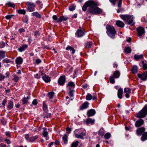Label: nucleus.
<instances>
[{
    "label": "nucleus",
    "instance_id": "6",
    "mask_svg": "<svg viewBox=\"0 0 147 147\" xmlns=\"http://www.w3.org/2000/svg\"><path fill=\"white\" fill-rule=\"evenodd\" d=\"M65 81V76L63 75L61 76L59 78L58 83L60 85H63Z\"/></svg>",
    "mask_w": 147,
    "mask_h": 147
},
{
    "label": "nucleus",
    "instance_id": "38",
    "mask_svg": "<svg viewBox=\"0 0 147 147\" xmlns=\"http://www.w3.org/2000/svg\"><path fill=\"white\" fill-rule=\"evenodd\" d=\"M138 78H140L142 80H145L146 79V78L144 77L143 75H142L140 74H138Z\"/></svg>",
    "mask_w": 147,
    "mask_h": 147
},
{
    "label": "nucleus",
    "instance_id": "7",
    "mask_svg": "<svg viewBox=\"0 0 147 147\" xmlns=\"http://www.w3.org/2000/svg\"><path fill=\"white\" fill-rule=\"evenodd\" d=\"M145 33L144 28L140 26L138 28V36H140L144 34Z\"/></svg>",
    "mask_w": 147,
    "mask_h": 147
},
{
    "label": "nucleus",
    "instance_id": "49",
    "mask_svg": "<svg viewBox=\"0 0 147 147\" xmlns=\"http://www.w3.org/2000/svg\"><path fill=\"white\" fill-rule=\"evenodd\" d=\"M5 44L4 42H1L0 43V47L3 48L4 47Z\"/></svg>",
    "mask_w": 147,
    "mask_h": 147
},
{
    "label": "nucleus",
    "instance_id": "2",
    "mask_svg": "<svg viewBox=\"0 0 147 147\" xmlns=\"http://www.w3.org/2000/svg\"><path fill=\"white\" fill-rule=\"evenodd\" d=\"M107 34L111 38H114L116 31L114 27L107 25L106 26Z\"/></svg>",
    "mask_w": 147,
    "mask_h": 147
},
{
    "label": "nucleus",
    "instance_id": "20",
    "mask_svg": "<svg viewBox=\"0 0 147 147\" xmlns=\"http://www.w3.org/2000/svg\"><path fill=\"white\" fill-rule=\"evenodd\" d=\"M124 51L126 53H130L131 52V48L129 47H125Z\"/></svg>",
    "mask_w": 147,
    "mask_h": 147
},
{
    "label": "nucleus",
    "instance_id": "29",
    "mask_svg": "<svg viewBox=\"0 0 147 147\" xmlns=\"http://www.w3.org/2000/svg\"><path fill=\"white\" fill-rule=\"evenodd\" d=\"M43 107L44 111L47 113L48 111V109L47 106L46 104H45V102H43Z\"/></svg>",
    "mask_w": 147,
    "mask_h": 147
},
{
    "label": "nucleus",
    "instance_id": "1",
    "mask_svg": "<svg viewBox=\"0 0 147 147\" xmlns=\"http://www.w3.org/2000/svg\"><path fill=\"white\" fill-rule=\"evenodd\" d=\"M97 4L93 1H89L86 2L82 7L84 11L86 10L88 7H89L88 11L93 14H99L102 13V10L97 7Z\"/></svg>",
    "mask_w": 147,
    "mask_h": 147
},
{
    "label": "nucleus",
    "instance_id": "36",
    "mask_svg": "<svg viewBox=\"0 0 147 147\" xmlns=\"http://www.w3.org/2000/svg\"><path fill=\"white\" fill-rule=\"evenodd\" d=\"M79 142L76 141V142H73L71 145V147H77L78 145Z\"/></svg>",
    "mask_w": 147,
    "mask_h": 147
},
{
    "label": "nucleus",
    "instance_id": "47",
    "mask_svg": "<svg viewBox=\"0 0 147 147\" xmlns=\"http://www.w3.org/2000/svg\"><path fill=\"white\" fill-rule=\"evenodd\" d=\"M68 86H72L74 87L75 86V85L73 82H69L68 84Z\"/></svg>",
    "mask_w": 147,
    "mask_h": 147
},
{
    "label": "nucleus",
    "instance_id": "8",
    "mask_svg": "<svg viewBox=\"0 0 147 147\" xmlns=\"http://www.w3.org/2000/svg\"><path fill=\"white\" fill-rule=\"evenodd\" d=\"M96 113V111L94 109H91L88 110L87 113V116L90 117L94 115Z\"/></svg>",
    "mask_w": 147,
    "mask_h": 147
},
{
    "label": "nucleus",
    "instance_id": "3",
    "mask_svg": "<svg viewBox=\"0 0 147 147\" xmlns=\"http://www.w3.org/2000/svg\"><path fill=\"white\" fill-rule=\"evenodd\" d=\"M120 17L123 20L127 22L128 24H131L133 25L134 24L133 22V18L131 16H129L128 15H121L120 16Z\"/></svg>",
    "mask_w": 147,
    "mask_h": 147
},
{
    "label": "nucleus",
    "instance_id": "48",
    "mask_svg": "<svg viewBox=\"0 0 147 147\" xmlns=\"http://www.w3.org/2000/svg\"><path fill=\"white\" fill-rule=\"evenodd\" d=\"M122 0H119L118 3V7L120 8L121 7V3H122Z\"/></svg>",
    "mask_w": 147,
    "mask_h": 147
},
{
    "label": "nucleus",
    "instance_id": "42",
    "mask_svg": "<svg viewBox=\"0 0 147 147\" xmlns=\"http://www.w3.org/2000/svg\"><path fill=\"white\" fill-rule=\"evenodd\" d=\"M14 15H7L5 16V18L6 19L9 20L12 18L13 17H14Z\"/></svg>",
    "mask_w": 147,
    "mask_h": 147
},
{
    "label": "nucleus",
    "instance_id": "11",
    "mask_svg": "<svg viewBox=\"0 0 147 147\" xmlns=\"http://www.w3.org/2000/svg\"><path fill=\"white\" fill-rule=\"evenodd\" d=\"M68 19V18L63 16H61L58 18L57 22L59 23L62 22L63 21H66Z\"/></svg>",
    "mask_w": 147,
    "mask_h": 147
},
{
    "label": "nucleus",
    "instance_id": "63",
    "mask_svg": "<svg viewBox=\"0 0 147 147\" xmlns=\"http://www.w3.org/2000/svg\"><path fill=\"white\" fill-rule=\"evenodd\" d=\"M3 63L6 62L7 63H8L9 62V60L8 59H4L3 60Z\"/></svg>",
    "mask_w": 147,
    "mask_h": 147
},
{
    "label": "nucleus",
    "instance_id": "14",
    "mask_svg": "<svg viewBox=\"0 0 147 147\" xmlns=\"http://www.w3.org/2000/svg\"><path fill=\"white\" fill-rule=\"evenodd\" d=\"M86 135V134L84 132H82L80 134H75V136L76 137L83 139V137L84 136H85Z\"/></svg>",
    "mask_w": 147,
    "mask_h": 147
},
{
    "label": "nucleus",
    "instance_id": "15",
    "mask_svg": "<svg viewBox=\"0 0 147 147\" xmlns=\"http://www.w3.org/2000/svg\"><path fill=\"white\" fill-rule=\"evenodd\" d=\"M147 139V132H144L142 134L141 140L142 141H144Z\"/></svg>",
    "mask_w": 147,
    "mask_h": 147
},
{
    "label": "nucleus",
    "instance_id": "10",
    "mask_svg": "<svg viewBox=\"0 0 147 147\" xmlns=\"http://www.w3.org/2000/svg\"><path fill=\"white\" fill-rule=\"evenodd\" d=\"M42 78L46 82H48L51 81L50 77L46 74H45L44 76H43Z\"/></svg>",
    "mask_w": 147,
    "mask_h": 147
},
{
    "label": "nucleus",
    "instance_id": "45",
    "mask_svg": "<svg viewBox=\"0 0 147 147\" xmlns=\"http://www.w3.org/2000/svg\"><path fill=\"white\" fill-rule=\"evenodd\" d=\"M69 9L70 11H72L75 9V7L74 5H73L69 7Z\"/></svg>",
    "mask_w": 147,
    "mask_h": 147
},
{
    "label": "nucleus",
    "instance_id": "32",
    "mask_svg": "<svg viewBox=\"0 0 147 147\" xmlns=\"http://www.w3.org/2000/svg\"><path fill=\"white\" fill-rule=\"evenodd\" d=\"M18 13H19L24 15L26 13L25 10L24 9H19L17 10Z\"/></svg>",
    "mask_w": 147,
    "mask_h": 147
},
{
    "label": "nucleus",
    "instance_id": "33",
    "mask_svg": "<svg viewBox=\"0 0 147 147\" xmlns=\"http://www.w3.org/2000/svg\"><path fill=\"white\" fill-rule=\"evenodd\" d=\"M115 78L113 76H111L110 77L109 80L110 82L112 84H114L115 82L114 79Z\"/></svg>",
    "mask_w": 147,
    "mask_h": 147
},
{
    "label": "nucleus",
    "instance_id": "21",
    "mask_svg": "<svg viewBox=\"0 0 147 147\" xmlns=\"http://www.w3.org/2000/svg\"><path fill=\"white\" fill-rule=\"evenodd\" d=\"M32 15L33 16H35L36 18H41V16L37 12H34L32 13Z\"/></svg>",
    "mask_w": 147,
    "mask_h": 147
},
{
    "label": "nucleus",
    "instance_id": "61",
    "mask_svg": "<svg viewBox=\"0 0 147 147\" xmlns=\"http://www.w3.org/2000/svg\"><path fill=\"white\" fill-rule=\"evenodd\" d=\"M7 102V100L6 99H5L3 101L2 104L3 106H4L5 103Z\"/></svg>",
    "mask_w": 147,
    "mask_h": 147
},
{
    "label": "nucleus",
    "instance_id": "23",
    "mask_svg": "<svg viewBox=\"0 0 147 147\" xmlns=\"http://www.w3.org/2000/svg\"><path fill=\"white\" fill-rule=\"evenodd\" d=\"M138 71L137 67L136 65H134L132 69V73L135 74Z\"/></svg>",
    "mask_w": 147,
    "mask_h": 147
},
{
    "label": "nucleus",
    "instance_id": "64",
    "mask_svg": "<svg viewBox=\"0 0 147 147\" xmlns=\"http://www.w3.org/2000/svg\"><path fill=\"white\" fill-rule=\"evenodd\" d=\"M34 35L36 36H39L40 35V34L38 32L36 31L34 33Z\"/></svg>",
    "mask_w": 147,
    "mask_h": 147
},
{
    "label": "nucleus",
    "instance_id": "58",
    "mask_svg": "<svg viewBox=\"0 0 147 147\" xmlns=\"http://www.w3.org/2000/svg\"><path fill=\"white\" fill-rule=\"evenodd\" d=\"M32 104L34 105H36L37 104V102L36 99H34L32 101Z\"/></svg>",
    "mask_w": 147,
    "mask_h": 147
},
{
    "label": "nucleus",
    "instance_id": "13",
    "mask_svg": "<svg viewBox=\"0 0 147 147\" xmlns=\"http://www.w3.org/2000/svg\"><path fill=\"white\" fill-rule=\"evenodd\" d=\"M23 61L21 57L17 58L16 60V63L18 64H20L22 63Z\"/></svg>",
    "mask_w": 147,
    "mask_h": 147
},
{
    "label": "nucleus",
    "instance_id": "44",
    "mask_svg": "<svg viewBox=\"0 0 147 147\" xmlns=\"http://www.w3.org/2000/svg\"><path fill=\"white\" fill-rule=\"evenodd\" d=\"M5 76L0 73V81H3Z\"/></svg>",
    "mask_w": 147,
    "mask_h": 147
},
{
    "label": "nucleus",
    "instance_id": "26",
    "mask_svg": "<svg viewBox=\"0 0 147 147\" xmlns=\"http://www.w3.org/2000/svg\"><path fill=\"white\" fill-rule=\"evenodd\" d=\"M94 122V120H92L90 118H88L86 119V123L87 125L89 124L90 123H93Z\"/></svg>",
    "mask_w": 147,
    "mask_h": 147
},
{
    "label": "nucleus",
    "instance_id": "4",
    "mask_svg": "<svg viewBox=\"0 0 147 147\" xmlns=\"http://www.w3.org/2000/svg\"><path fill=\"white\" fill-rule=\"evenodd\" d=\"M147 114V105H146L138 113V118H141L145 117Z\"/></svg>",
    "mask_w": 147,
    "mask_h": 147
},
{
    "label": "nucleus",
    "instance_id": "50",
    "mask_svg": "<svg viewBox=\"0 0 147 147\" xmlns=\"http://www.w3.org/2000/svg\"><path fill=\"white\" fill-rule=\"evenodd\" d=\"M22 101L23 102V104L27 103L28 102V100L26 99V98H24L22 100Z\"/></svg>",
    "mask_w": 147,
    "mask_h": 147
},
{
    "label": "nucleus",
    "instance_id": "62",
    "mask_svg": "<svg viewBox=\"0 0 147 147\" xmlns=\"http://www.w3.org/2000/svg\"><path fill=\"white\" fill-rule=\"evenodd\" d=\"M28 21V19L26 18H25L23 20V22L24 23H27Z\"/></svg>",
    "mask_w": 147,
    "mask_h": 147
},
{
    "label": "nucleus",
    "instance_id": "57",
    "mask_svg": "<svg viewBox=\"0 0 147 147\" xmlns=\"http://www.w3.org/2000/svg\"><path fill=\"white\" fill-rule=\"evenodd\" d=\"M36 62L37 64H38L41 62V61L39 59H37L36 60Z\"/></svg>",
    "mask_w": 147,
    "mask_h": 147
},
{
    "label": "nucleus",
    "instance_id": "51",
    "mask_svg": "<svg viewBox=\"0 0 147 147\" xmlns=\"http://www.w3.org/2000/svg\"><path fill=\"white\" fill-rule=\"evenodd\" d=\"M71 130V128H69V127H67L66 128V131H67V133L69 134L70 133V131Z\"/></svg>",
    "mask_w": 147,
    "mask_h": 147
},
{
    "label": "nucleus",
    "instance_id": "37",
    "mask_svg": "<svg viewBox=\"0 0 147 147\" xmlns=\"http://www.w3.org/2000/svg\"><path fill=\"white\" fill-rule=\"evenodd\" d=\"M5 51H0V57L1 59L5 57Z\"/></svg>",
    "mask_w": 147,
    "mask_h": 147
},
{
    "label": "nucleus",
    "instance_id": "22",
    "mask_svg": "<svg viewBox=\"0 0 147 147\" xmlns=\"http://www.w3.org/2000/svg\"><path fill=\"white\" fill-rule=\"evenodd\" d=\"M27 45H24L22 46V47H20L18 49L19 51L20 52H22L27 47Z\"/></svg>",
    "mask_w": 147,
    "mask_h": 147
},
{
    "label": "nucleus",
    "instance_id": "27",
    "mask_svg": "<svg viewBox=\"0 0 147 147\" xmlns=\"http://www.w3.org/2000/svg\"><path fill=\"white\" fill-rule=\"evenodd\" d=\"M70 49V50L71 51L72 53L73 54H74L75 53V51L74 48L71 46H68L66 48V50H68Z\"/></svg>",
    "mask_w": 147,
    "mask_h": 147
},
{
    "label": "nucleus",
    "instance_id": "53",
    "mask_svg": "<svg viewBox=\"0 0 147 147\" xmlns=\"http://www.w3.org/2000/svg\"><path fill=\"white\" fill-rule=\"evenodd\" d=\"M74 92V90H71L69 92V95L71 96H73L74 95L73 92Z\"/></svg>",
    "mask_w": 147,
    "mask_h": 147
},
{
    "label": "nucleus",
    "instance_id": "30",
    "mask_svg": "<svg viewBox=\"0 0 147 147\" xmlns=\"http://www.w3.org/2000/svg\"><path fill=\"white\" fill-rule=\"evenodd\" d=\"M13 102L12 101H9V102L8 104V106H7V107L10 109L13 107Z\"/></svg>",
    "mask_w": 147,
    "mask_h": 147
},
{
    "label": "nucleus",
    "instance_id": "35",
    "mask_svg": "<svg viewBox=\"0 0 147 147\" xmlns=\"http://www.w3.org/2000/svg\"><path fill=\"white\" fill-rule=\"evenodd\" d=\"M92 45V43L90 42H87L86 44V48H90Z\"/></svg>",
    "mask_w": 147,
    "mask_h": 147
},
{
    "label": "nucleus",
    "instance_id": "56",
    "mask_svg": "<svg viewBox=\"0 0 147 147\" xmlns=\"http://www.w3.org/2000/svg\"><path fill=\"white\" fill-rule=\"evenodd\" d=\"M51 116V114L50 113H47V115L45 116L44 117V118L46 117L47 118H49Z\"/></svg>",
    "mask_w": 147,
    "mask_h": 147
},
{
    "label": "nucleus",
    "instance_id": "31",
    "mask_svg": "<svg viewBox=\"0 0 147 147\" xmlns=\"http://www.w3.org/2000/svg\"><path fill=\"white\" fill-rule=\"evenodd\" d=\"M144 123V121L142 119L138 120V127L142 125Z\"/></svg>",
    "mask_w": 147,
    "mask_h": 147
},
{
    "label": "nucleus",
    "instance_id": "18",
    "mask_svg": "<svg viewBox=\"0 0 147 147\" xmlns=\"http://www.w3.org/2000/svg\"><path fill=\"white\" fill-rule=\"evenodd\" d=\"M145 130V128L144 127L138 128V135H141Z\"/></svg>",
    "mask_w": 147,
    "mask_h": 147
},
{
    "label": "nucleus",
    "instance_id": "41",
    "mask_svg": "<svg viewBox=\"0 0 147 147\" xmlns=\"http://www.w3.org/2000/svg\"><path fill=\"white\" fill-rule=\"evenodd\" d=\"M124 91L125 93H130L131 90L128 88H125L124 89Z\"/></svg>",
    "mask_w": 147,
    "mask_h": 147
},
{
    "label": "nucleus",
    "instance_id": "55",
    "mask_svg": "<svg viewBox=\"0 0 147 147\" xmlns=\"http://www.w3.org/2000/svg\"><path fill=\"white\" fill-rule=\"evenodd\" d=\"M53 18L54 20H56V22H57V21L58 20V18H57V17L56 16L54 15L53 17Z\"/></svg>",
    "mask_w": 147,
    "mask_h": 147
},
{
    "label": "nucleus",
    "instance_id": "39",
    "mask_svg": "<svg viewBox=\"0 0 147 147\" xmlns=\"http://www.w3.org/2000/svg\"><path fill=\"white\" fill-rule=\"evenodd\" d=\"M19 78L16 75H14V78L13 79V80L15 82H17L19 80Z\"/></svg>",
    "mask_w": 147,
    "mask_h": 147
},
{
    "label": "nucleus",
    "instance_id": "25",
    "mask_svg": "<svg viewBox=\"0 0 147 147\" xmlns=\"http://www.w3.org/2000/svg\"><path fill=\"white\" fill-rule=\"evenodd\" d=\"M54 94L55 93L53 91L50 92L48 93L47 95L49 97L50 99H52L53 98V96Z\"/></svg>",
    "mask_w": 147,
    "mask_h": 147
},
{
    "label": "nucleus",
    "instance_id": "24",
    "mask_svg": "<svg viewBox=\"0 0 147 147\" xmlns=\"http://www.w3.org/2000/svg\"><path fill=\"white\" fill-rule=\"evenodd\" d=\"M68 136L66 134H65L63 137V140L65 144H66L67 142Z\"/></svg>",
    "mask_w": 147,
    "mask_h": 147
},
{
    "label": "nucleus",
    "instance_id": "40",
    "mask_svg": "<svg viewBox=\"0 0 147 147\" xmlns=\"http://www.w3.org/2000/svg\"><path fill=\"white\" fill-rule=\"evenodd\" d=\"M111 136V134L109 133H107L104 136L105 138L108 139Z\"/></svg>",
    "mask_w": 147,
    "mask_h": 147
},
{
    "label": "nucleus",
    "instance_id": "19",
    "mask_svg": "<svg viewBox=\"0 0 147 147\" xmlns=\"http://www.w3.org/2000/svg\"><path fill=\"white\" fill-rule=\"evenodd\" d=\"M88 104L89 103L88 102H84L81 107V109L82 110L85 108H87L88 107Z\"/></svg>",
    "mask_w": 147,
    "mask_h": 147
},
{
    "label": "nucleus",
    "instance_id": "28",
    "mask_svg": "<svg viewBox=\"0 0 147 147\" xmlns=\"http://www.w3.org/2000/svg\"><path fill=\"white\" fill-rule=\"evenodd\" d=\"M98 135L102 136L104 134V133L103 132V128L100 129L98 132Z\"/></svg>",
    "mask_w": 147,
    "mask_h": 147
},
{
    "label": "nucleus",
    "instance_id": "34",
    "mask_svg": "<svg viewBox=\"0 0 147 147\" xmlns=\"http://www.w3.org/2000/svg\"><path fill=\"white\" fill-rule=\"evenodd\" d=\"M92 98V95L90 94H88L86 96V99L87 100H90Z\"/></svg>",
    "mask_w": 147,
    "mask_h": 147
},
{
    "label": "nucleus",
    "instance_id": "52",
    "mask_svg": "<svg viewBox=\"0 0 147 147\" xmlns=\"http://www.w3.org/2000/svg\"><path fill=\"white\" fill-rule=\"evenodd\" d=\"M48 133L46 131H43L42 133L44 137H46L48 135Z\"/></svg>",
    "mask_w": 147,
    "mask_h": 147
},
{
    "label": "nucleus",
    "instance_id": "46",
    "mask_svg": "<svg viewBox=\"0 0 147 147\" xmlns=\"http://www.w3.org/2000/svg\"><path fill=\"white\" fill-rule=\"evenodd\" d=\"M38 137L37 136H35L34 137L30 138V140H29V141H34Z\"/></svg>",
    "mask_w": 147,
    "mask_h": 147
},
{
    "label": "nucleus",
    "instance_id": "43",
    "mask_svg": "<svg viewBox=\"0 0 147 147\" xmlns=\"http://www.w3.org/2000/svg\"><path fill=\"white\" fill-rule=\"evenodd\" d=\"M7 4L9 6L12 7L13 8H14L15 7V5L13 3H12L10 2H8Z\"/></svg>",
    "mask_w": 147,
    "mask_h": 147
},
{
    "label": "nucleus",
    "instance_id": "9",
    "mask_svg": "<svg viewBox=\"0 0 147 147\" xmlns=\"http://www.w3.org/2000/svg\"><path fill=\"white\" fill-rule=\"evenodd\" d=\"M84 34V32L81 30L78 29L76 33V35L78 37L83 36Z\"/></svg>",
    "mask_w": 147,
    "mask_h": 147
},
{
    "label": "nucleus",
    "instance_id": "5",
    "mask_svg": "<svg viewBox=\"0 0 147 147\" xmlns=\"http://www.w3.org/2000/svg\"><path fill=\"white\" fill-rule=\"evenodd\" d=\"M26 4L28 6L27 8L28 10L30 12L33 11L34 8L35 6V4L30 2H28Z\"/></svg>",
    "mask_w": 147,
    "mask_h": 147
},
{
    "label": "nucleus",
    "instance_id": "16",
    "mask_svg": "<svg viewBox=\"0 0 147 147\" xmlns=\"http://www.w3.org/2000/svg\"><path fill=\"white\" fill-rule=\"evenodd\" d=\"M123 94V90L121 88H119L118 92V96L119 98H122V96Z\"/></svg>",
    "mask_w": 147,
    "mask_h": 147
},
{
    "label": "nucleus",
    "instance_id": "17",
    "mask_svg": "<svg viewBox=\"0 0 147 147\" xmlns=\"http://www.w3.org/2000/svg\"><path fill=\"white\" fill-rule=\"evenodd\" d=\"M120 73L118 71H115L113 74V76L115 78H118L120 76Z\"/></svg>",
    "mask_w": 147,
    "mask_h": 147
},
{
    "label": "nucleus",
    "instance_id": "54",
    "mask_svg": "<svg viewBox=\"0 0 147 147\" xmlns=\"http://www.w3.org/2000/svg\"><path fill=\"white\" fill-rule=\"evenodd\" d=\"M143 68L144 70H146L147 69V65L145 63L143 65Z\"/></svg>",
    "mask_w": 147,
    "mask_h": 147
},
{
    "label": "nucleus",
    "instance_id": "60",
    "mask_svg": "<svg viewBox=\"0 0 147 147\" xmlns=\"http://www.w3.org/2000/svg\"><path fill=\"white\" fill-rule=\"evenodd\" d=\"M116 0H110V1L114 5L115 4Z\"/></svg>",
    "mask_w": 147,
    "mask_h": 147
},
{
    "label": "nucleus",
    "instance_id": "59",
    "mask_svg": "<svg viewBox=\"0 0 147 147\" xmlns=\"http://www.w3.org/2000/svg\"><path fill=\"white\" fill-rule=\"evenodd\" d=\"M19 31L20 33H21L25 31V30L23 28L20 29L19 30Z\"/></svg>",
    "mask_w": 147,
    "mask_h": 147
},
{
    "label": "nucleus",
    "instance_id": "12",
    "mask_svg": "<svg viewBox=\"0 0 147 147\" xmlns=\"http://www.w3.org/2000/svg\"><path fill=\"white\" fill-rule=\"evenodd\" d=\"M116 25L118 27L122 28L124 27L125 26L123 22L119 20H118L116 22Z\"/></svg>",
    "mask_w": 147,
    "mask_h": 147
}]
</instances>
